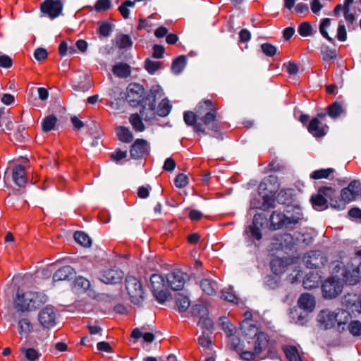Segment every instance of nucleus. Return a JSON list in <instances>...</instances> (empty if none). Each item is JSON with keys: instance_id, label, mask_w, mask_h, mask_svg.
I'll return each instance as SVG.
<instances>
[{"instance_id": "obj_21", "label": "nucleus", "mask_w": 361, "mask_h": 361, "mask_svg": "<svg viewBox=\"0 0 361 361\" xmlns=\"http://www.w3.org/2000/svg\"><path fill=\"white\" fill-rule=\"evenodd\" d=\"M298 305L305 310L312 312L315 307L314 298L310 293H303L298 300Z\"/></svg>"}, {"instance_id": "obj_39", "label": "nucleus", "mask_w": 361, "mask_h": 361, "mask_svg": "<svg viewBox=\"0 0 361 361\" xmlns=\"http://www.w3.org/2000/svg\"><path fill=\"white\" fill-rule=\"evenodd\" d=\"M344 111V109L338 102H334L328 107V115L332 118H338Z\"/></svg>"}, {"instance_id": "obj_31", "label": "nucleus", "mask_w": 361, "mask_h": 361, "mask_svg": "<svg viewBox=\"0 0 361 361\" xmlns=\"http://www.w3.org/2000/svg\"><path fill=\"white\" fill-rule=\"evenodd\" d=\"M286 219L284 214L274 212L270 217L271 226L274 229H279L285 227L284 220Z\"/></svg>"}, {"instance_id": "obj_10", "label": "nucleus", "mask_w": 361, "mask_h": 361, "mask_svg": "<svg viewBox=\"0 0 361 361\" xmlns=\"http://www.w3.org/2000/svg\"><path fill=\"white\" fill-rule=\"evenodd\" d=\"M63 5L60 0H46L40 6L41 11L50 18L58 17L62 11Z\"/></svg>"}, {"instance_id": "obj_52", "label": "nucleus", "mask_w": 361, "mask_h": 361, "mask_svg": "<svg viewBox=\"0 0 361 361\" xmlns=\"http://www.w3.org/2000/svg\"><path fill=\"white\" fill-rule=\"evenodd\" d=\"M135 1L127 0L122 3V4L118 7V11H120L121 16L125 19H128L130 16V10L129 7L135 6Z\"/></svg>"}, {"instance_id": "obj_61", "label": "nucleus", "mask_w": 361, "mask_h": 361, "mask_svg": "<svg viewBox=\"0 0 361 361\" xmlns=\"http://www.w3.org/2000/svg\"><path fill=\"white\" fill-rule=\"evenodd\" d=\"M337 38L339 41L345 42L347 39V32L345 25L342 21L339 22L337 30Z\"/></svg>"}, {"instance_id": "obj_25", "label": "nucleus", "mask_w": 361, "mask_h": 361, "mask_svg": "<svg viewBox=\"0 0 361 361\" xmlns=\"http://www.w3.org/2000/svg\"><path fill=\"white\" fill-rule=\"evenodd\" d=\"M256 336L257 340L255 343L254 350H255V354L260 355L267 347L269 338L268 335L264 332H259Z\"/></svg>"}, {"instance_id": "obj_44", "label": "nucleus", "mask_w": 361, "mask_h": 361, "mask_svg": "<svg viewBox=\"0 0 361 361\" xmlns=\"http://www.w3.org/2000/svg\"><path fill=\"white\" fill-rule=\"evenodd\" d=\"M320 195H322L323 197H325L326 200H329L330 201V206L331 207V202L334 200H338V199L336 197V191L335 190L331 187H322L318 190Z\"/></svg>"}, {"instance_id": "obj_33", "label": "nucleus", "mask_w": 361, "mask_h": 361, "mask_svg": "<svg viewBox=\"0 0 361 361\" xmlns=\"http://www.w3.org/2000/svg\"><path fill=\"white\" fill-rule=\"evenodd\" d=\"M87 75L85 74L79 75L78 79L73 80V87L76 91L87 92L89 90V82H86Z\"/></svg>"}, {"instance_id": "obj_4", "label": "nucleus", "mask_w": 361, "mask_h": 361, "mask_svg": "<svg viewBox=\"0 0 361 361\" xmlns=\"http://www.w3.org/2000/svg\"><path fill=\"white\" fill-rule=\"evenodd\" d=\"M211 105L212 102L210 100H205L203 102H200L197 106V114H194L192 111H185L183 116L185 123L188 126H193V129L196 133H205V130L202 123H197V118H200V116L204 113V106H208V107H209Z\"/></svg>"}, {"instance_id": "obj_34", "label": "nucleus", "mask_w": 361, "mask_h": 361, "mask_svg": "<svg viewBox=\"0 0 361 361\" xmlns=\"http://www.w3.org/2000/svg\"><path fill=\"white\" fill-rule=\"evenodd\" d=\"M187 63L186 56L184 55L179 56L176 58L171 66L172 72L176 74H180L183 70L185 68Z\"/></svg>"}, {"instance_id": "obj_59", "label": "nucleus", "mask_w": 361, "mask_h": 361, "mask_svg": "<svg viewBox=\"0 0 361 361\" xmlns=\"http://www.w3.org/2000/svg\"><path fill=\"white\" fill-rule=\"evenodd\" d=\"M192 311L193 314H197L200 317V319H202V317H204L208 314L207 308L202 305H195L192 307Z\"/></svg>"}, {"instance_id": "obj_60", "label": "nucleus", "mask_w": 361, "mask_h": 361, "mask_svg": "<svg viewBox=\"0 0 361 361\" xmlns=\"http://www.w3.org/2000/svg\"><path fill=\"white\" fill-rule=\"evenodd\" d=\"M97 342L96 348L99 352L104 353H112V348L110 345V343L106 341H99V340Z\"/></svg>"}, {"instance_id": "obj_63", "label": "nucleus", "mask_w": 361, "mask_h": 361, "mask_svg": "<svg viewBox=\"0 0 361 361\" xmlns=\"http://www.w3.org/2000/svg\"><path fill=\"white\" fill-rule=\"evenodd\" d=\"M25 128L24 126H18V128L14 135L15 138L17 141H18L20 142H23L26 140L27 135L26 133H25Z\"/></svg>"}, {"instance_id": "obj_1", "label": "nucleus", "mask_w": 361, "mask_h": 361, "mask_svg": "<svg viewBox=\"0 0 361 361\" xmlns=\"http://www.w3.org/2000/svg\"><path fill=\"white\" fill-rule=\"evenodd\" d=\"M357 255L351 259L350 263L346 267L343 262H338L334 267L336 272L341 270L340 275L326 280L322 284L323 295L326 298H334L342 292V285L339 281V276L350 284L356 283L361 274V251H358Z\"/></svg>"}, {"instance_id": "obj_57", "label": "nucleus", "mask_w": 361, "mask_h": 361, "mask_svg": "<svg viewBox=\"0 0 361 361\" xmlns=\"http://www.w3.org/2000/svg\"><path fill=\"white\" fill-rule=\"evenodd\" d=\"M282 264L283 262L281 259H274L271 262L272 271L276 275L281 274L284 271V267Z\"/></svg>"}, {"instance_id": "obj_26", "label": "nucleus", "mask_w": 361, "mask_h": 361, "mask_svg": "<svg viewBox=\"0 0 361 361\" xmlns=\"http://www.w3.org/2000/svg\"><path fill=\"white\" fill-rule=\"evenodd\" d=\"M16 307L18 311H31V307H30V300L25 298V293H20L18 290L17 292L16 298L15 299Z\"/></svg>"}, {"instance_id": "obj_41", "label": "nucleus", "mask_w": 361, "mask_h": 361, "mask_svg": "<svg viewBox=\"0 0 361 361\" xmlns=\"http://www.w3.org/2000/svg\"><path fill=\"white\" fill-rule=\"evenodd\" d=\"M75 240L83 247L90 246V237L83 231H75L73 235Z\"/></svg>"}, {"instance_id": "obj_47", "label": "nucleus", "mask_w": 361, "mask_h": 361, "mask_svg": "<svg viewBox=\"0 0 361 361\" xmlns=\"http://www.w3.org/2000/svg\"><path fill=\"white\" fill-rule=\"evenodd\" d=\"M130 122L136 131L142 132L145 130V126L142 121V117L137 114L130 116Z\"/></svg>"}, {"instance_id": "obj_24", "label": "nucleus", "mask_w": 361, "mask_h": 361, "mask_svg": "<svg viewBox=\"0 0 361 361\" xmlns=\"http://www.w3.org/2000/svg\"><path fill=\"white\" fill-rule=\"evenodd\" d=\"M320 282L321 277L317 273L310 272L303 280L302 285L305 289H312L318 287Z\"/></svg>"}, {"instance_id": "obj_11", "label": "nucleus", "mask_w": 361, "mask_h": 361, "mask_svg": "<svg viewBox=\"0 0 361 361\" xmlns=\"http://www.w3.org/2000/svg\"><path fill=\"white\" fill-rule=\"evenodd\" d=\"M274 240V244L279 245L278 248L281 250H290L295 245L299 244V238H296L295 233L294 235L287 233L277 235Z\"/></svg>"}, {"instance_id": "obj_32", "label": "nucleus", "mask_w": 361, "mask_h": 361, "mask_svg": "<svg viewBox=\"0 0 361 361\" xmlns=\"http://www.w3.org/2000/svg\"><path fill=\"white\" fill-rule=\"evenodd\" d=\"M115 42L119 49L130 48L133 45V41L130 37L125 34H118L116 36Z\"/></svg>"}, {"instance_id": "obj_23", "label": "nucleus", "mask_w": 361, "mask_h": 361, "mask_svg": "<svg viewBox=\"0 0 361 361\" xmlns=\"http://www.w3.org/2000/svg\"><path fill=\"white\" fill-rule=\"evenodd\" d=\"M12 178L17 185L19 187H25L26 183L25 167L20 164L14 167L13 169Z\"/></svg>"}, {"instance_id": "obj_49", "label": "nucleus", "mask_w": 361, "mask_h": 361, "mask_svg": "<svg viewBox=\"0 0 361 361\" xmlns=\"http://www.w3.org/2000/svg\"><path fill=\"white\" fill-rule=\"evenodd\" d=\"M354 336L361 334V322L357 320L349 321L346 324V329Z\"/></svg>"}, {"instance_id": "obj_28", "label": "nucleus", "mask_w": 361, "mask_h": 361, "mask_svg": "<svg viewBox=\"0 0 361 361\" xmlns=\"http://www.w3.org/2000/svg\"><path fill=\"white\" fill-rule=\"evenodd\" d=\"M112 71L118 78H126L131 73L130 66L126 63H118L113 66Z\"/></svg>"}, {"instance_id": "obj_53", "label": "nucleus", "mask_w": 361, "mask_h": 361, "mask_svg": "<svg viewBox=\"0 0 361 361\" xmlns=\"http://www.w3.org/2000/svg\"><path fill=\"white\" fill-rule=\"evenodd\" d=\"M298 31L302 37H308L313 35V27L309 22H303L300 24Z\"/></svg>"}, {"instance_id": "obj_36", "label": "nucleus", "mask_w": 361, "mask_h": 361, "mask_svg": "<svg viewBox=\"0 0 361 361\" xmlns=\"http://www.w3.org/2000/svg\"><path fill=\"white\" fill-rule=\"evenodd\" d=\"M176 303L180 312L186 311L190 305V301L187 295L178 293L175 296Z\"/></svg>"}, {"instance_id": "obj_17", "label": "nucleus", "mask_w": 361, "mask_h": 361, "mask_svg": "<svg viewBox=\"0 0 361 361\" xmlns=\"http://www.w3.org/2000/svg\"><path fill=\"white\" fill-rule=\"evenodd\" d=\"M342 304L353 312L355 311L361 314V298L356 295L348 294L342 299Z\"/></svg>"}, {"instance_id": "obj_30", "label": "nucleus", "mask_w": 361, "mask_h": 361, "mask_svg": "<svg viewBox=\"0 0 361 361\" xmlns=\"http://www.w3.org/2000/svg\"><path fill=\"white\" fill-rule=\"evenodd\" d=\"M311 202L316 210L322 211L328 208L326 198L320 195L319 192L311 197Z\"/></svg>"}, {"instance_id": "obj_29", "label": "nucleus", "mask_w": 361, "mask_h": 361, "mask_svg": "<svg viewBox=\"0 0 361 361\" xmlns=\"http://www.w3.org/2000/svg\"><path fill=\"white\" fill-rule=\"evenodd\" d=\"M32 325L27 318H22L18 321V330L22 336H27L32 331Z\"/></svg>"}, {"instance_id": "obj_40", "label": "nucleus", "mask_w": 361, "mask_h": 361, "mask_svg": "<svg viewBox=\"0 0 361 361\" xmlns=\"http://www.w3.org/2000/svg\"><path fill=\"white\" fill-rule=\"evenodd\" d=\"M57 122V118L54 115L46 116L42 122V128L44 132H49L54 129Z\"/></svg>"}, {"instance_id": "obj_16", "label": "nucleus", "mask_w": 361, "mask_h": 361, "mask_svg": "<svg viewBox=\"0 0 361 361\" xmlns=\"http://www.w3.org/2000/svg\"><path fill=\"white\" fill-rule=\"evenodd\" d=\"M25 298L30 300V303L29 305L32 310L37 309L48 300L47 295L39 292H26Z\"/></svg>"}, {"instance_id": "obj_54", "label": "nucleus", "mask_w": 361, "mask_h": 361, "mask_svg": "<svg viewBox=\"0 0 361 361\" xmlns=\"http://www.w3.org/2000/svg\"><path fill=\"white\" fill-rule=\"evenodd\" d=\"M75 286L80 289L81 291L85 292L90 287V282L82 276H78L75 281Z\"/></svg>"}, {"instance_id": "obj_7", "label": "nucleus", "mask_w": 361, "mask_h": 361, "mask_svg": "<svg viewBox=\"0 0 361 361\" xmlns=\"http://www.w3.org/2000/svg\"><path fill=\"white\" fill-rule=\"evenodd\" d=\"M327 259L322 252L312 250L304 255L302 262L310 269H319L324 266Z\"/></svg>"}, {"instance_id": "obj_3", "label": "nucleus", "mask_w": 361, "mask_h": 361, "mask_svg": "<svg viewBox=\"0 0 361 361\" xmlns=\"http://www.w3.org/2000/svg\"><path fill=\"white\" fill-rule=\"evenodd\" d=\"M162 95L163 90L161 86L152 87L146 97L142 99V109L140 111V115L142 119L150 121L157 114L155 102L157 99L161 98Z\"/></svg>"}, {"instance_id": "obj_9", "label": "nucleus", "mask_w": 361, "mask_h": 361, "mask_svg": "<svg viewBox=\"0 0 361 361\" xmlns=\"http://www.w3.org/2000/svg\"><path fill=\"white\" fill-rule=\"evenodd\" d=\"M187 274L180 269H175L166 275L169 286L173 290H181L185 283Z\"/></svg>"}, {"instance_id": "obj_27", "label": "nucleus", "mask_w": 361, "mask_h": 361, "mask_svg": "<svg viewBox=\"0 0 361 361\" xmlns=\"http://www.w3.org/2000/svg\"><path fill=\"white\" fill-rule=\"evenodd\" d=\"M202 291L208 295H215L217 289V283L211 279H203L200 284Z\"/></svg>"}, {"instance_id": "obj_22", "label": "nucleus", "mask_w": 361, "mask_h": 361, "mask_svg": "<svg viewBox=\"0 0 361 361\" xmlns=\"http://www.w3.org/2000/svg\"><path fill=\"white\" fill-rule=\"evenodd\" d=\"M286 219L284 220L285 228H291L297 224L302 218V214L299 208H296L294 213L289 211L284 214Z\"/></svg>"}, {"instance_id": "obj_6", "label": "nucleus", "mask_w": 361, "mask_h": 361, "mask_svg": "<svg viewBox=\"0 0 361 361\" xmlns=\"http://www.w3.org/2000/svg\"><path fill=\"white\" fill-rule=\"evenodd\" d=\"M126 288L133 303L139 305L143 301V289L140 282L135 277L133 276L126 277Z\"/></svg>"}, {"instance_id": "obj_5", "label": "nucleus", "mask_w": 361, "mask_h": 361, "mask_svg": "<svg viewBox=\"0 0 361 361\" xmlns=\"http://www.w3.org/2000/svg\"><path fill=\"white\" fill-rule=\"evenodd\" d=\"M152 292L154 298L159 303H164L172 298L170 292L165 288L164 279L162 276L153 274L150 278Z\"/></svg>"}, {"instance_id": "obj_58", "label": "nucleus", "mask_w": 361, "mask_h": 361, "mask_svg": "<svg viewBox=\"0 0 361 361\" xmlns=\"http://www.w3.org/2000/svg\"><path fill=\"white\" fill-rule=\"evenodd\" d=\"M263 53L268 56H273L276 53V47L269 43H264L261 45Z\"/></svg>"}, {"instance_id": "obj_19", "label": "nucleus", "mask_w": 361, "mask_h": 361, "mask_svg": "<svg viewBox=\"0 0 361 361\" xmlns=\"http://www.w3.org/2000/svg\"><path fill=\"white\" fill-rule=\"evenodd\" d=\"M74 269L71 266H64L59 269L53 275V282L68 281L75 276Z\"/></svg>"}, {"instance_id": "obj_2", "label": "nucleus", "mask_w": 361, "mask_h": 361, "mask_svg": "<svg viewBox=\"0 0 361 361\" xmlns=\"http://www.w3.org/2000/svg\"><path fill=\"white\" fill-rule=\"evenodd\" d=\"M351 317L348 311L336 309L334 311L326 309L322 310L317 316V320L324 329H334L338 332L345 330L346 324Z\"/></svg>"}, {"instance_id": "obj_18", "label": "nucleus", "mask_w": 361, "mask_h": 361, "mask_svg": "<svg viewBox=\"0 0 361 361\" xmlns=\"http://www.w3.org/2000/svg\"><path fill=\"white\" fill-rule=\"evenodd\" d=\"M148 153L147 142L137 139L131 146L130 154L133 159H138Z\"/></svg>"}, {"instance_id": "obj_48", "label": "nucleus", "mask_w": 361, "mask_h": 361, "mask_svg": "<svg viewBox=\"0 0 361 361\" xmlns=\"http://www.w3.org/2000/svg\"><path fill=\"white\" fill-rule=\"evenodd\" d=\"M321 55L324 61H330L336 58L337 53L334 49H331L328 46H322L321 48Z\"/></svg>"}, {"instance_id": "obj_8", "label": "nucleus", "mask_w": 361, "mask_h": 361, "mask_svg": "<svg viewBox=\"0 0 361 361\" xmlns=\"http://www.w3.org/2000/svg\"><path fill=\"white\" fill-rule=\"evenodd\" d=\"M123 272L118 269H106L101 270L97 275V279L105 284H116L123 277Z\"/></svg>"}, {"instance_id": "obj_62", "label": "nucleus", "mask_w": 361, "mask_h": 361, "mask_svg": "<svg viewBox=\"0 0 361 361\" xmlns=\"http://www.w3.org/2000/svg\"><path fill=\"white\" fill-rule=\"evenodd\" d=\"M174 183L177 188H184L188 183V178L187 176L180 173L175 178Z\"/></svg>"}, {"instance_id": "obj_43", "label": "nucleus", "mask_w": 361, "mask_h": 361, "mask_svg": "<svg viewBox=\"0 0 361 361\" xmlns=\"http://www.w3.org/2000/svg\"><path fill=\"white\" fill-rule=\"evenodd\" d=\"M334 172V169L332 168L316 170L310 174V178L315 180L328 178Z\"/></svg>"}, {"instance_id": "obj_46", "label": "nucleus", "mask_w": 361, "mask_h": 361, "mask_svg": "<svg viewBox=\"0 0 361 361\" xmlns=\"http://www.w3.org/2000/svg\"><path fill=\"white\" fill-rule=\"evenodd\" d=\"M98 25L99 27L97 30V32L100 35L103 37H109L111 35L113 30L114 25L105 21H99Z\"/></svg>"}, {"instance_id": "obj_13", "label": "nucleus", "mask_w": 361, "mask_h": 361, "mask_svg": "<svg viewBox=\"0 0 361 361\" xmlns=\"http://www.w3.org/2000/svg\"><path fill=\"white\" fill-rule=\"evenodd\" d=\"M212 105L204 106V111H207L204 115L200 116V120L212 131L217 132L219 127L216 123V111L211 108Z\"/></svg>"}, {"instance_id": "obj_35", "label": "nucleus", "mask_w": 361, "mask_h": 361, "mask_svg": "<svg viewBox=\"0 0 361 361\" xmlns=\"http://www.w3.org/2000/svg\"><path fill=\"white\" fill-rule=\"evenodd\" d=\"M240 330L243 334L250 338L256 336L259 332H258L257 328L251 323L247 321H243L240 324Z\"/></svg>"}, {"instance_id": "obj_12", "label": "nucleus", "mask_w": 361, "mask_h": 361, "mask_svg": "<svg viewBox=\"0 0 361 361\" xmlns=\"http://www.w3.org/2000/svg\"><path fill=\"white\" fill-rule=\"evenodd\" d=\"M38 319L42 326L50 328L56 324V314L54 308L47 306L43 308L38 314Z\"/></svg>"}, {"instance_id": "obj_15", "label": "nucleus", "mask_w": 361, "mask_h": 361, "mask_svg": "<svg viewBox=\"0 0 361 361\" xmlns=\"http://www.w3.org/2000/svg\"><path fill=\"white\" fill-rule=\"evenodd\" d=\"M356 197L348 189L343 188L341 191V198L338 200H334L331 202V207L337 210H343L345 209L347 204L355 200Z\"/></svg>"}, {"instance_id": "obj_55", "label": "nucleus", "mask_w": 361, "mask_h": 361, "mask_svg": "<svg viewBox=\"0 0 361 361\" xmlns=\"http://www.w3.org/2000/svg\"><path fill=\"white\" fill-rule=\"evenodd\" d=\"M111 6V0H97L94 6V8L97 12H104L109 10Z\"/></svg>"}, {"instance_id": "obj_37", "label": "nucleus", "mask_w": 361, "mask_h": 361, "mask_svg": "<svg viewBox=\"0 0 361 361\" xmlns=\"http://www.w3.org/2000/svg\"><path fill=\"white\" fill-rule=\"evenodd\" d=\"M171 108L172 105L170 101L165 98L159 104L156 113L158 116L164 117L170 113Z\"/></svg>"}, {"instance_id": "obj_56", "label": "nucleus", "mask_w": 361, "mask_h": 361, "mask_svg": "<svg viewBox=\"0 0 361 361\" xmlns=\"http://www.w3.org/2000/svg\"><path fill=\"white\" fill-rule=\"evenodd\" d=\"M160 67V62L147 59L145 61V68L149 74H154Z\"/></svg>"}, {"instance_id": "obj_64", "label": "nucleus", "mask_w": 361, "mask_h": 361, "mask_svg": "<svg viewBox=\"0 0 361 361\" xmlns=\"http://www.w3.org/2000/svg\"><path fill=\"white\" fill-rule=\"evenodd\" d=\"M221 298L226 301L235 302L238 300L235 295L231 291V290H223L221 291Z\"/></svg>"}, {"instance_id": "obj_38", "label": "nucleus", "mask_w": 361, "mask_h": 361, "mask_svg": "<svg viewBox=\"0 0 361 361\" xmlns=\"http://www.w3.org/2000/svg\"><path fill=\"white\" fill-rule=\"evenodd\" d=\"M247 233L250 237L255 240H259L262 238L260 228L258 226L257 216L255 215L252 225L249 227Z\"/></svg>"}, {"instance_id": "obj_50", "label": "nucleus", "mask_w": 361, "mask_h": 361, "mask_svg": "<svg viewBox=\"0 0 361 361\" xmlns=\"http://www.w3.org/2000/svg\"><path fill=\"white\" fill-rule=\"evenodd\" d=\"M21 351L25 354L26 359L28 361H37L41 354L34 348H21Z\"/></svg>"}, {"instance_id": "obj_20", "label": "nucleus", "mask_w": 361, "mask_h": 361, "mask_svg": "<svg viewBox=\"0 0 361 361\" xmlns=\"http://www.w3.org/2000/svg\"><path fill=\"white\" fill-rule=\"evenodd\" d=\"M307 128L314 136L322 137L326 133L328 127L323 125L317 118H314L310 121Z\"/></svg>"}, {"instance_id": "obj_42", "label": "nucleus", "mask_w": 361, "mask_h": 361, "mask_svg": "<svg viewBox=\"0 0 361 361\" xmlns=\"http://www.w3.org/2000/svg\"><path fill=\"white\" fill-rule=\"evenodd\" d=\"M117 135L121 141L126 143L130 142L133 139L132 133L125 127H119L117 129Z\"/></svg>"}, {"instance_id": "obj_14", "label": "nucleus", "mask_w": 361, "mask_h": 361, "mask_svg": "<svg viewBox=\"0 0 361 361\" xmlns=\"http://www.w3.org/2000/svg\"><path fill=\"white\" fill-rule=\"evenodd\" d=\"M144 92L142 86L137 84H130L127 90L126 99L133 106L142 102V97Z\"/></svg>"}, {"instance_id": "obj_51", "label": "nucleus", "mask_w": 361, "mask_h": 361, "mask_svg": "<svg viewBox=\"0 0 361 361\" xmlns=\"http://www.w3.org/2000/svg\"><path fill=\"white\" fill-rule=\"evenodd\" d=\"M331 25V19L329 18H326L322 20V22L319 25V32L322 34V35L326 38L328 41L333 42L334 39L331 37L327 31L326 29Z\"/></svg>"}, {"instance_id": "obj_45", "label": "nucleus", "mask_w": 361, "mask_h": 361, "mask_svg": "<svg viewBox=\"0 0 361 361\" xmlns=\"http://www.w3.org/2000/svg\"><path fill=\"white\" fill-rule=\"evenodd\" d=\"M284 352L289 361H302L296 347L286 346L284 348Z\"/></svg>"}]
</instances>
